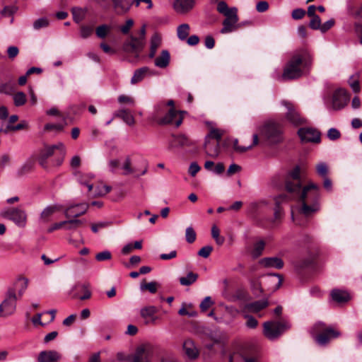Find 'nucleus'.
Listing matches in <instances>:
<instances>
[{"label": "nucleus", "instance_id": "obj_45", "mask_svg": "<svg viewBox=\"0 0 362 362\" xmlns=\"http://www.w3.org/2000/svg\"><path fill=\"white\" fill-rule=\"evenodd\" d=\"M65 222L66 223L64 224V228L68 230L76 229L83 223L81 220L76 218L67 220Z\"/></svg>", "mask_w": 362, "mask_h": 362}, {"label": "nucleus", "instance_id": "obj_3", "mask_svg": "<svg viewBox=\"0 0 362 362\" xmlns=\"http://www.w3.org/2000/svg\"><path fill=\"white\" fill-rule=\"evenodd\" d=\"M217 11L226 16L223 21V28L221 30V33H230L241 27V24L238 23L239 18L236 7L229 8L224 1H221L217 4Z\"/></svg>", "mask_w": 362, "mask_h": 362}, {"label": "nucleus", "instance_id": "obj_27", "mask_svg": "<svg viewBox=\"0 0 362 362\" xmlns=\"http://www.w3.org/2000/svg\"><path fill=\"white\" fill-rule=\"evenodd\" d=\"M112 3L114 9L119 14L128 12L132 4L129 0H112Z\"/></svg>", "mask_w": 362, "mask_h": 362}, {"label": "nucleus", "instance_id": "obj_7", "mask_svg": "<svg viewBox=\"0 0 362 362\" xmlns=\"http://www.w3.org/2000/svg\"><path fill=\"white\" fill-rule=\"evenodd\" d=\"M262 134L271 145L279 144L283 141L281 127L275 122L271 121L266 123L263 126Z\"/></svg>", "mask_w": 362, "mask_h": 362}, {"label": "nucleus", "instance_id": "obj_38", "mask_svg": "<svg viewBox=\"0 0 362 362\" xmlns=\"http://www.w3.org/2000/svg\"><path fill=\"white\" fill-rule=\"evenodd\" d=\"M15 92V84L11 82H0V93L12 95Z\"/></svg>", "mask_w": 362, "mask_h": 362}, {"label": "nucleus", "instance_id": "obj_30", "mask_svg": "<svg viewBox=\"0 0 362 362\" xmlns=\"http://www.w3.org/2000/svg\"><path fill=\"white\" fill-rule=\"evenodd\" d=\"M60 210V207L57 205L48 206L42 211L40 214V219L44 222H47L51 216Z\"/></svg>", "mask_w": 362, "mask_h": 362}, {"label": "nucleus", "instance_id": "obj_8", "mask_svg": "<svg viewBox=\"0 0 362 362\" xmlns=\"http://www.w3.org/2000/svg\"><path fill=\"white\" fill-rule=\"evenodd\" d=\"M1 217L13 221L16 226L23 228L27 223V214L18 207L6 208L0 212Z\"/></svg>", "mask_w": 362, "mask_h": 362}, {"label": "nucleus", "instance_id": "obj_23", "mask_svg": "<svg viewBox=\"0 0 362 362\" xmlns=\"http://www.w3.org/2000/svg\"><path fill=\"white\" fill-rule=\"evenodd\" d=\"M255 356L250 355L246 351L243 350L240 352L233 353L230 356L229 362H256Z\"/></svg>", "mask_w": 362, "mask_h": 362}, {"label": "nucleus", "instance_id": "obj_19", "mask_svg": "<svg viewBox=\"0 0 362 362\" xmlns=\"http://www.w3.org/2000/svg\"><path fill=\"white\" fill-rule=\"evenodd\" d=\"M330 298L333 302L337 304L347 303L351 298L349 293L346 291L338 288L332 290Z\"/></svg>", "mask_w": 362, "mask_h": 362}, {"label": "nucleus", "instance_id": "obj_20", "mask_svg": "<svg viewBox=\"0 0 362 362\" xmlns=\"http://www.w3.org/2000/svg\"><path fill=\"white\" fill-rule=\"evenodd\" d=\"M269 305V301L267 298L256 300L247 303L244 307V310L247 313H257Z\"/></svg>", "mask_w": 362, "mask_h": 362}, {"label": "nucleus", "instance_id": "obj_10", "mask_svg": "<svg viewBox=\"0 0 362 362\" xmlns=\"http://www.w3.org/2000/svg\"><path fill=\"white\" fill-rule=\"evenodd\" d=\"M281 105L286 107V119L292 124L299 126L305 123V119L300 115L296 106L288 100H282Z\"/></svg>", "mask_w": 362, "mask_h": 362}, {"label": "nucleus", "instance_id": "obj_11", "mask_svg": "<svg viewBox=\"0 0 362 362\" xmlns=\"http://www.w3.org/2000/svg\"><path fill=\"white\" fill-rule=\"evenodd\" d=\"M146 41L142 38L131 35L129 40L124 42L123 45V50L127 53L138 54L144 48Z\"/></svg>", "mask_w": 362, "mask_h": 362}, {"label": "nucleus", "instance_id": "obj_56", "mask_svg": "<svg viewBox=\"0 0 362 362\" xmlns=\"http://www.w3.org/2000/svg\"><path fill=\"white\" fill-rule=\"evenodd\" d=\"M93 33V28L86 26V25H82L80 28V35L82 38L86 39L91 35Z\"/></svg>", "mask_w": 362, "mask_h": 362}, {"label": "nucleus", "instance_id": "obj_22", "mask_svg": "<svg viewBox=\"0 0 362 362\" xmlns=\"http://www.w3.org/2000/svg\"><path fill=\"white\" fill-rule=\"evenodd\" d=\"M259 264L266 268L280 269L284 267V261L277 257H264L260 259Z\"/></svg>", "mask_w": 362, "mask_h": 362}, {"label": "nucleus", "instance_id": "obj_55", "mask_svg": "<svg viewBox=\"0 0 362 362\" xmlns=\"http://www.w3.org/2000/svg\"><path fill=\"white\" fill-rule=\"evenodd\" d=\"M25 127H26V124L25 122H21L15 126L8 124V125H7V127L5 129H1L0 131L4 132V133L6 134V133H8V132L9 130L13 131V132L18 131V130L24 129Z\"/></svg>", "mask_w": 362, "mask_h": 362}, {"label": "nucleus", "instance_id": "obj_26", "mask_svg": "<svg viewBox=\"0 0 362 362\" xmlns=\"http://www.w3.org/2000/svg\"><path fill=\"white\" fill-rule=\"evenodd\" d=\"M114 117L122 119L127 124L133 126L135 119L133 115L127 109H119L114 112Z\"/></svg>", "mask_w": 362, "mask_h": 362}, {"label": "nucleus", "instance_id": "obj_16", "mask_svg": "<svg viewBox=\"0 0 362 362\" xmlns=\"http://www.w3.org/2000/svg\"><path fill=\"white\" fill-rule=\"evenodd\" d=\"M349 100V96L344 89L336 90L332 96V107L334 110L343 108Z\"/></svg>", "mask_w": 362, "mask_h": 362}, {"label": "nucleus", "instance_id": "obj_39", "mask_svg": "<svg viewBox=\"0 0 362 362\" xmlns=\"http://www.w3.org/2000/svg\"><path fill=\"white\" fill-rule=\"evenodd\" d=\"M158 308L153 305H148L140 310L141 317H152L157 314Z\"/></svg>", "mask_w": 362, "mask_h": 362}, {"label": "nucleus", "instance_id": "obj_2", "mask_svg": "<svg viewBox=\"0 0 362 362\" xmlns=\"http://www.w3.org/2000/svg\"><path fill=\"white\" fill-rule=\"evenodd\" d=\"M312 62L313 57L308 49L296 51L285 65L282 78L293 80L300 78L303 74V69L309 68Z\"/></svg>", "mask_w": 362, "mask_h": 362}, {"label": "nucleus", "instance_id": "obj_13", "mask_svg": "<svg viewBox=\"0 0 362 362\" xmlns=\"http://www.w3.org/2000/svg\"><path fill=\"white\" fill-rule=\"evenodd\" d=\"M298 134L303 142L318 143L320 141V134L312 128H300Z\"/></svg>", "mask_w": 362, "mask_h": 362}, {"label": "nucleus", "instance_id": "obj_25", "mask_svg": "<svg viewBox=\"0 0 362 362\" xmlns=\"http://www.w3.org/2000/svg\"><path fill=\"white\" fill-rule=\"evenodd\" d=\"M61 358V355L56 351H43L39 354V362H56Z\"/></svg>", "mask_w": 362, "mask_h": 362}, {"label": "nucleus", "instance_id": "obj_6", "mask_svg": "<svg viewBox=\"0 0 362 362\" xmlns=\"http://www.w3.org/2000/svg\"><path fill=\"white\" fill-rule=\"evenodd\" d=\"M55 151H59V157L56 159L54 165L59 166L62 163L66 154V150L64 144L59 143L52 146H45L40 150L38 156V162L42 168H47V160L48 158L54 155Z\"/></svg>", "mask_w": 362, "mask_h": 362}, {"label": "nucleus", "instance_id": "obj_53", "mask_svg": "<svg viewBox=\"0 0 362 362\" xmlns=\"http://www.w3.org/2000/svg\"><path fill=\"white\" fill-rule=\"evenodd\" d=\"M112 258V254L108 250H104L103 252H100L95 255V259L98 262H103L109 260Z\"/></svg>", "mask_w": 362, "mask_h": 362}, {"label": "nucleus", "instance_id": "obj_52", "mask_svg": "<svg viewBox=\"0 0 362 362\" xmlns=\"http://www.w3.org/2000/svg\"><path fill=\"white\" fill-rule=\"evenodd\" d=\"M109 31L110 28L107 25H101L96 28L95 33L98 37L105 38Z\"/></svg>", "mask_w": 362, "mask_h": 362}, {"label": "nucleus", "instance_id": "obj_63", "mask_svg": "<svg viewBox=\"0 0 362 362\" xmlns=\"http://www.w3.org/2000/svg\"><path fill=\"white\" fill-rule=\"evenodd\" d=\"M305 15V11L302 8H296L292 11V18L295 20H299L304 17Z\"/></svg>", "mask_w": 362, "mask_h": 362}, {"label": "nucleus", "instance_id": "obj_62", "mask_svg": "<svg viewBox=\"0 0 362 362\" xmlns=\"http://www.w3.org/2000/svg\"><path fill=\"white\" fill-rule=\"evenodd\" d=\"M251 286H252V289L253 292L256 295H259V294L263 293V288H262L259 281H252L251 284Z\"/></svg>", "mask_w": 362, "mask_h": 362}, {"label": "nucleus", "instance_id": "obj_41", "mask_svg": "<svg viewBox=\"0 0 362 362\" xmlns=\"http://www.w3.org/2000/svg\"><path fill=\"white\" fill-rule=\"evenodd\" d=\"M122 168L124 170L122 173L124 175H128L135 173V170L132 167V160L129 156L126 157Z\"/></svg>", "mask_w": 362, "mask_h": 362}, {"label": "nucleus", "instance_id": "obj_50", "mask_svg": "<svg viewBox=\"0 0 362 362\" xmlns=\"http://www.w3.org/2000/svg\"><path fill=\"white\" fill-rule=\"evenodd\" d=\"M196 233L194 230L192 228V227L189 226L186 228L185 230V238L186 241L189 243H192L196 240Z\"/></svg>", "mask_w": 362, "mask_h": 362}, {"label": "nucleus", "instance_id": "obj_64", "mask_svg": "<svg viewBox=\"0 0 362 362\" xmlns=\"http://www.w3.org/2000/svg\"><path fill=\"white\" fill-rule=\"evenodd\" d=\"M341 136V134L339 130L335 128H331L329 129L327 132V136L330 140H336L339 139Z\"/></svg>", "mask_w": 362, "mask_h": 362}, {"label": "nucleus", "instance_id": "obj_49", "mask_svg": "<svg viewBox=\"0 0 362 362\" xmlns=\"http://www.w3.org/2000/svg\"><path fill=\"white\" fill-rule=\"evenodd\" d=\"M214 302L212 300L211 297L206 296L203 300L201 302L199 305V308L202 312L206 311L212 305H214Z\"/></svg>", "mask_w": 362, "mask_h": 362}, {"label": "nucleus", "instance_id": "obj_17", "mask_svg": "<svg viewBox=\"0 0 362 362\" xmlns=\"http://www.w3.org/2000/svg\"><path fill=\"white\" fill-rule=\"evenodd\" d=\"M193 141L184 134L173 135L169 141V149L173 150L176 148H183L193 145Z\"/></svg>", "mask_w": 362, "mask_h": 362}, {"label": "nucleus", "instance_id": "obj_32", "mask_svg": "<svg viewBox=\"0 0 362 362\" xmlns=\"http://www.w3.org/2000/svg\"><path fill=\"white\" fill-rule=\"evenodd\" d=\"M87 10L79 7L71 8L73 20L76 23H80L86 17Z\"/></svg>", "mask_w": 362, "mask_h": 362}, {"label": "nucleus", "instance_id": "obj_35", "mask_svg": "<svg viewBox=\"0 0 362 362\" xmlns=\"http://www.w3.org/2000/svg\"><path fill=\"white\" fill-rule=\"evenodd\" d=\"M33 163L31 161L24 163L16 170V176L18 177H23L33 170Z\"/></svg>", "mask_w": 362, "mask_h": 362}, {"label": "nucleus", "instance_id": "obj_37", "mask_svg": "<svg viewBox=\"0 0 362 362\" xmlns=\"http://www.w3.org/2000/svg\"><path fill=\"white\" fill-rule=\"evenodd\" d=\"M267 281L269 284H274V286L271 288V290L276 291L281 285L283 279L280 274L269 275Z\"/></svg>", "mask_w": 362, "mask_h": 362}, {"label": "nucleus", "instance_id": "obj_44", "mask_svg": "<svg viewBox=\"0 0 362 362\" xmlns=\"http://www.w3.org/2000/svg\"><path fill=\"white\" fill-rule=\"evenodd\" d=\"M14 105L17 107L22 106L26 103V95L23 92L19 91L13 95Z\"/></svg>", "mask_w": 362, "mask_h": 362}, {"label": "nucleus", "instance_id": "obj_18", "mask_svg": "<svg viewBox=\"0 0 362 362\" xmlns=\"http://www.w3.org/2000/svg\"><path fill=\"white\" fill-rule=\"evenodd\" d=\"M182 122V118L177 115V112L173 108H170L168 113L158 120L160 124H174L178 127Z\"/></svg>", "mask_w": 362, "mask_h": 362}, {"label": "nucleus", "instance_id": "obj_54", "mask_svg": "<svg viewBox=\"0 0 362 362\" xmlns=\"http://www.w3.org/2000/svg\"><path fill=\"white\" fill-rule=\"evenodd\" d=\"M48 25H49V21L47 20V18H38L37 20H36L33 23V28L35 30H39L42 28H45V27L48 26Z\"/></svg>", "mask_w": 362, "mask_h": 362}, {"label": "nucleus", "instance_id": "obj_42", "mask_svg": "<svg viewBox=\"0 0 362 362\" xmlns=\"http://www.w3.org/2000/svg\"><path fill=\"white\" fill-rule=\"evenodd\" d=\"M93 176L91 175H81L78 177V180L80 184L87 186L88 191H91L93 189V185L90 183V180L93 179Z\"/></svg>", "mask_w": 362, "mask_h": 362}, {"label": "nucleus", "instance_id": "obj_57", "mask_svg": "<svg viewBox=\"0 0 362 362\" xmlns=\"http://www.w3.org/2000/svg\"><path fill=\"white\" fill-rule=\"evenodd\" d=\"M309 26L313 30H320L321 28V20L318 16L311 17Z\"/></svg>", "mask_w": 362, "mask_h": 362}, {"label": "nucleus", "instance_id": "obj_47", "mask_svg": "<svg viewBox=\"0 0 362 362\" xmlns=\"http://www.w3.org/2000/svg\"><path fill=\"white\" fill-rule=\"evenodd\" d=\"M252 139H253L252 144L247 146H238V147L236 148L235 151L239 153H243L246 152L247 150L251 149L253 146L257 145L259 142V139H258L257 134H253Z\"/></svg>", "mask_w": 362, "mask_h": 362}, {"label": "nucleus", "instance_id": "obj_48", "mask_svg": "<svg viewBox=\"0 0 362 362\" xmlns=\"http://www.w3.org/2000/svg\"><path fill=\"white\" fill-rule=\"evenodd\" d=\"M111 222L110 221H100L98 223L91 224V230L94 233H96L100 229H103L111 226Z\"/></svg>", "mask_w": 362, "mask_h": 362}, {"label": "nucleus", "instance_id": "obj_51", "mask_svg": "<svg viewBox=\"0 0 362 362\" xmlns=\"http://www.w3.org/2000/svg\"><path fill=\"white\" fill-rule=\"evenodd\" d=\"M316 170L320 176L322 177H327L328 167L325 163H318L316 166Z\"/></svg>", "mask_w": 362, "mask_h": 362}, {"label": "nucleus", "instance_id": "obj_43", "mask_svg": "<svg viewBox=\"0 0 362 362\" xmlns=\"http://www.w3.org/2000/svg\"><path fill=\"white\" fill-rule=\"evenodd\" d=\"M211 235L218 245L223 244L225 238L220 235L219 229L216 226H213L211 228Z\"/></svg>", "mask_w": 362, "mask_h": 362}, {"label": "nucleus", "instance_id": "obj_29", "mask_svg": "<svg viewBox=\"0 0 362 362\" xmlns=\"http://www.w3.org/2000/svg\"><path fill=\"white\" fill-rule=\"evenodd\" d=\"M170 53L168 50L165 49L161 52V54L158 57L154 62L155 65L159 68H165L170 63Z\"/></svg>", "mask_w": 362, "mask_h": 362}, {"label": "nucleus", "instance_id": "obj_58", "mask_svg": "<svg viewBox=\"0 0 362 362\" xmlns=\"http://www.w3.org/2000/svg\"><path fill=\"white\" fill-rule=\"evenodd\" d=\"M213 250V247L210 245H206L202 247L199 252L198 255L204 258H207Z\"/></svg>", "mask_w": 362, "mask_h": 362}, {"label": "nucleus", "instance_id": "obj_36", "mask_svg": "<svg viewBox=\"0 0 362 362\" xmlns=\"http://www.w3.org/2000/svg\"><path fill=\"white\" fill-rule=\"evenodd\" d=\"M189 33V25L187 23L181 24L177 27V37L183 41L186 40Z\"/></svg>", "mask_w": 362, "mask_h": 362}, {"label": "nucleus", "instance_id": "obj_1", "mask_svg": "<svg viewBox=\"0 0 362 362\" xmlns=\"http://www.w3.org/2000/svg\"><path fill=\"white\" fill-rule=\"evenodd\" d=\"M303 175L304 170L298 165L295 166L286 175L285 188L301 204L298 209V212L305 216H309L320 209V187L313 182L303 186Z\"/></svg>", "mask_w": 362, "mask_h": 362}, {"label": "nucleus", "instance_id": "obj_34", "mask_svg": "<svg viewBox=\"0 0 362 362\" xmlns=\"http://www.w3.org/2000/svg\"><path fill=\"white\" fill-rule=\"evenodd\" d=\"M223 134V131L218 129L212 128L209 133L206 136L205 140L214 141L220 142Z\"/></svg>", "mask_w": 362, "mask_h": 362}, {"label": "nucleus", "instance_id": "obj_28", "mask_svg": "<svg viewBox=\"0 0 362 362\" xmlns=\"http://www.w3.org/2000/svg\"><path fill=\"white\" fill-rule=\"evenodd\" d=\"M183 349L185 354L189 358L194 359L197 357L198 349L192 340H186L183 344Z\"/></svg>", "mask_w": 362, "mask_h": 362}, {"label": "nucleus", "instance_id": "obj_40", "mask_svg": "<svg viewBox=\"0 0 362 362\" xmlns=\"http://www.w3.org/2000/svg\"><path fill=\"white\" fill-rule=\"evenodd\" d=\"M158 284L156 281L149 283L142 282L140 284V289L141 291H148L151 293H155L157 291Z\"/></svg>", "mask_w": 362, "mask_h": 362}, {"label": "nucleus", "instance_id": "obj_31", "mask_svg": "<svg viewBox=\"0 0 362 362\" xmlns=\"http://www.w3.org/2000/svg\"><path fill=\"white\" fill-rule=\"evenodd\" d=\"M161 44V39L158 34H154L151 38V47L149 57L153 58L156 54L158 48Z\"/></svg>", "mask_w": 362, "mask_h": 362}, {"label": "nucleus", "instance_id": "obj_21", "mask_svg": "<svg viewBox=\"0 0 362 362\" xmlns=\"http://www.w3.org/2000/svg\"><path fill=\"white\" fill-rule=\"evenodd\" d=\"M220 142L205 140L204 151L206 155L211 158H217L220 153Z\"/></svg>", "mask_w": 362, "mask_h": 362}, {"label": "nucleus", "instance_id": "obj_9", "mask_svg": "<svg viewBox=\"0 0 362 362\" xmlns=\"http://www.w3.org/2000/svg\"><path fill=\"white\" fill-rule=\"evenodd\" d=\"M17 296L14 288H8L4 300L0 304V317L12 315L16 308Z\"/></svg>", "mask_w": 362, "mask_h": 362}, {"label": "nucleus", "instance_id": "obj_24", "mask_svg": "<svg viewBox=\"0 0 362 362\" xmlns=\"http://www.w3.org/2000/svg\"><path fill=\"white\" fill-rule=\"evenodd\" d=\"M194 4V0H175L173 8L178 13H185L191 10Z\"/></svg>", "mask_w": 362, "mask_h": 362}, {"label": "nucleus", "instance_id": "obj_61", "mask_svg": "<svg viewBox=\"0 0 362 362\" xmlns=\"http://www.w3.org/2000/svg\"><path fill=\"white\" fill-rule=\"evenodd\" d=\"M218 306L221 309H224L226 311L227 314L228 315H236L239 313L238 310L233 306H228L224 305L223 303H220Z\"/></svg>", "mask_w": 362, "mask_h": 362}, {"label": "nucleus", "instance_id": "obj_12", "mask_svg": "<svg viewBox=\"0 0 362 362\" xmlns=\"http://www.w3.org/2000/svg\"><path fill=\"white\" fill-rule=\"evenodd\" d=\"M153 355V349L149 344L139 346L132 358V362H150Z\"/></svg>", "mask_w": 362, "mask_h": 362}, {"label": "nucleus", "instance_id": "obj_4", "mask_svg": "<svg viewBox=\"0 0 362 362\" xmlns=\"http://www.w3.org/2000/svg\"><path fill=\"white\" fill-rule=\"evenodd\" d=\"M315 341L320 346L327 345L332 339L340 336V332L322 321L317 322L310 331Z\"/></svg>", "mask_w": 362, "mask_h": 362}, {"label": "nucleus", "instance_id": "obj_60", "mask_svg": "<svg viewBox=\"0 0 362 362\" xmlns=\"http://www.w3.org/2000/svg\"><path fill=\"white\" fill-rule=\"evenodd\" d=\"M117 100L119 103H127L130 105H134V98L128 95H121L118 97Z\"/></svg>", "mask_w": 362, "mask_h": 362}, {"label": "nucleus", "instance_id": "obj_46", "mask_svg": "<svg viewBox=\"0 0 362 362\" xmlns=\"http://www.w3.org/2000/svg\"><path fill=\"white\" fill-rule=\"evenodd\" d=\"M264 246L265 243L263 240H259L254 245V248L252 250V256L255 258L259 257L264 249Z\"/></svg>", "mask_w": 362, "mask_h": 362}, {"label": "nucleus", "instance_id": "obj_59", "mask_svg": "<svg viewBox=\"0 0 362 362\" xmlns=\"http://www.w3.org/2000/svg\"><path fill=\"white\" fill-rule=\"evenodd\" d=\"M17 11V7L14 6H6L1 11V13L4 16H10L15 13Z\"/></svg>", "mask_w": 362, "mask_h": 362}, {"label": "nucleus", "instance_id": "obj_5", "mask_svg": "<svg viewBox=\"0 0 362 362\" xmlns=\"http://www.w3.org/2000/svg\"><path fill=\"white\" fill-rule=\"evenodd\" d=\"M291 327V325L281 318H273L263 324V334L269 340L278 339Z\"/></svg>", "mask_w": 362, "mask_h": 362}, {"label": "nucleus", "instance_id": "obj_33", "mask_svg": "<svg viewBox=\"0 0 362 362\" xmlns=\"http://www.w3.org/2000/svg\"><path fill=\"white\" fill-rule=\"evenodd\" d=\"M198 279V274L192 272L187 273L186 276L180 278V284L182 286H190L194 283Z\"/></svg>", "mask_w": 362, "mask_h": 362}, {"label": "nucleus", "instance_id": "obj_14", "mask_svg": "<svg viewBox=\"0 0 362 362\" xmlns=\"http://www.w3.org/2000/svg\"><path fill=\"white\" fill-rule=\"evenodd\" d=\"M88 205L86 203L71 204L64 210V216L67 218H77L85 214L88 210Z\"/></svg>", "mask_w": 362, "mask_h": 362}, {"label": "nucleus", "instance_id": "obj_15", "mask_svg": "<svg viewBox=\"0 0 362 362\" xmlns=\"http://www.w3.org/2000/svg\"><path fill=\"white\" fill-rule=\"evenodd\" d=\"M158 72L148 66H143L134 71L131 78V83L135 85L142 81L146 77L156 76Z\"/></svg>", "mask_w": 362, "mask_h": 362}]
</instances>
